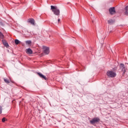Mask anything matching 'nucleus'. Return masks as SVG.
<instances>
[{
  "mask_svg": "<svg viewBox=\"0 0 128 128\" xmlns=\"http://www.w3.org/2000/svg\"><path fill=\"white\" fill-rule=\"evenodd\" d=\"M38 74L41 78H43L45 80H46V76H44V74H42V73L38 72Z\"/></svg>",
  "mask_w": 128,
  "mask_h": 128,
  "instance_id": "obj_7",
  "label": "nucleus"
},
{
  "mask_svg": "<svg viewBox=\"0 0 128 128\" xmlns=\"http://www.w3.org/2000/svg\"><path fill=\"white\" fill-rule=\"evenodd\" d=\"M108 24H112L113 22V21L112 20H108Z\"/></svg>",
  "mask_w": 128,
  "mask_h": 128,
  "instance_id": "obj_17",
  "label": "nucleus"
},
{
  "mask_svg": "<svg viewBox=\"0 0 128 128\" xmlns=\"http://www.w3.org/2000/svg\"><path fill=\"white\" fill-rule=\"evenodd\" d=\"M4 82H6V84H10V82H12L14 84V82L12 81V80L10 79V80H8V79L4 78Z\"/></svg>",
  "mask_w": 128,
  "mask_h": 128,
  "instance_id": "obj_10",
  "label": "nucleus"
},
{
  "mask_svg": "<svg viewBox=\"0 0 128 128\" xmlns=\"http://www.w3.org/2000/svg\"><path fill=\"white\" fill-rule=\"evenodd\" d=\"M2 112V107L0 106V114Z\"/></svg>",
  "mask_w": 128,
  "mask_h": 128,
  "instance_id": "obj_16",
  "label": "nucleus"
},
{
  "mask_svg": "<svg viewBox=\"0 0 128 128\" xmlns=\"http://www.w3.org/2000/svg\"><path fill=\"white\" fill-rule=\"evenodd\" d=\"M125 14L126 16H128V6H126V8H125Z\"/></svg>",
  "mask_w": 128,
  "mask_h": 128,
  "instance_id": "obj_12",
  "label": "nucleus"
},
{
  "mask_svg": "<svg viewBox=\"0 0 128 128\" xmlns=\"http://www.w3.org/2000/svg\"><path fill=\"white\" fill-rule=\"evenodd\" d=\"M100 120V118H95L92 119L90 121V124H96V122H98V121Z\"/></svg>",
  "mask_w": 128,
  "mask_h": 128,
  "instance_id": "obj_5",
  "label": "nucleus"
},
{
  "mask_svg": "<svg viewBox=\"0 0 128 128\" xmlns=\"http://www.w3.org/2000/svg\"><path fill=\"white\" fill-rule=\"evenodd\" d=\"M14 42L16 44H20V40L16 39L14 40Z\"/></svg>",
  "mask_w": 128,
  "mask_h": 128,
  "instance_id": "obj_13",
  "label": "nucleus"
},
{
  "mask_svg": "<svg viewBox=\"0 0 128 128\" xmlns=\"http://www.w3.org/2000/svg\"><path fill=\"white\" fill-rule=\"evenodd\" d=\"M26 52L28 54H32V49L28 48L26 50Z\"/></svg>",
  "mask_w": 128,
  "mask_h": 128,
  "instance_id": "obj_8",
  "label": "nucleus"
},
{
  "mask_svg": "<svg viewBox=\"0 0 128 128\" xmlns=\"http://www.w3.org/2000/svg\"><path fill=\"white\" fill-rule=\"evenodd\" d=\"M2 42H3L4 46H6V48H8V42H6V41L5 40H2Z\"/></svg>",
  "mask_w": 128,
  "mask_h": 128,
  "instance_id": "obj_11",
  "label": "nucleus"
},
{
  "mask_svg": "<svg viewBox=\"0 0 128 128\" xmlns=\"http://www.w3.org/2000/svg\"><path fill=\"white\" fill-rule=\"evenodd\" d=\"M26 44H32V41H30V40L26 41Z\"/></svg>",
  "mask_w": 128,
  "mask_h": 128,
  "instance_id": "obj_14",
  "label": "nucleus"
},
{
  "mask_svg": "<svg viewBox=\"0 0 128 128\" xmlns=\"http://www.w3.org/2000/svg\"><path fill=\"white\" fill-rule=\"evenodd\" d=\"M109 12H110V14H115L116 13V10L114 9V7L110 8L109 9Z\"/></svg>",
  "mask_w": 128,
  "mask_h": 128,
  "instance_id": "obj_6",
  "label": "nucleus"
},
{
  "mask_svg": "<svg viewBox=\"0 0 128 128\" xmlns=\"http://www.w3.org/2000/svg\"><path fill=\"white\" fill-rule=\"evenodd\" d=\"M28 22L31 24H32V26H34V19L32 18L29 19L28 20Z\"/></svg>",
  "mask_w": 128,
  "mask_h": 128,
  "instance_id": "obj_9",
  "label": "nucleus"
},
{
  "mask_svg": "<svg viewBox=\"0 0 128 128\" xmlns=\"http://www.w3.org/2000/svg\"><path fill=\"white\" fill-rule=\"evenodd\" d=\"M0 26H4V23H2V22H0Z\"/></svg>",
  "mask_w": 128,
  "mask_h": 128,
  "instance_id": "obj_19",
  "label": "nucleus"
},
{
  "mask_svg": "<svg viewBox=\"0 0 128 128\" xmlns=\"http://www.w3.org/2000/svg\"><path fill=\"white\" fill-rule=\"evenodd\" d=\"M58 22H60V19H58Z\"/></svg>",
  "mask_w": 128,
  "mask_h": 128,
  "instance_id": "obj_20",
  "label": "nucleus"
},
{
  "mask_svg": "<svg viewBox=\"0 0 128 128\" xmlns=\"http://www.w3.org/2000/svg\"><path fill=\"white\" fill-rule=\"evenodd\" d=\"M43 50L44 54H50V48L48 47L43 46Z\"/></svg>",
  "mask_w": 128,
  "mask_h": 128,
  "instance_id": "obj_3",
  "label": "nucleus"
},
{
  "mask_svg": "<svg viewBox=\"0 0 128 128\" xmlns=\"http://www.w3.org/2000/svg\"><path fill=\"white\" fill-rule=\"evenodd\" d=\"M0 38H4V34L0 32Z\"/></svg>",
  "mask_w": 128,
  "mask_h": 128,
  "instance_id": "obj_15",
  "label": "nucleus"
},
{
  "mask_svg": "<svg viewBox=\"0 0 128 128\" xmlns=\"http://www.w3.org/2000/svg\"><path fill=\"white\" fill-rule=\"evenodd\" d=\"M120 70H121L122 72H124V74L126 72V68L124 66V64H120Z\"/></svg>",
  "mask_w": 128,
  "mask_h": 128,
  "instance_id": "obj_4",
  "label": "nucleus"
},
{
  "mask_svg": "<svg viewBox=\"0 0 128 128\" xmlns=\"http://www.w3.org/2000/svg\"><path fill=\"white\" fill-rule=\"evenodd\" d=\"M106 74L109 78H116V73L113 71L108 70Z\"/></svg>",
  "mask_w": 128,
  "mask_h": 128,
  "instance_id": "obj_2",
  "label": "nucleus"
},
{
  "mask_svg": "<svg viewBox=\"0 0 128 128\" xmlns=\"http://www.w3.org/2000/svg\"><path fill=\"white\" fill-rule=\"evenodd\" d=\"M51 10H52L54 14L56 16H60V9L56 7V6H51Z\"/></svg>",
  "mask_w": 128,
  "mask_h": 128,
  "instance_id": "obj_1",
  "label": "nucleus"
},
{
  "mask_svg": "<svg viewBox=\"0 0 128 128\" xmlns=\"http://www.w3.org/2000/svg\"><path fill=\"white\" fill-rule=\"evenodd\" d=\"M2 122H6V118H2Z\"/></svg>",
  "mask_w": 128,
  "mask_h": 128,
  "instance_id": "obj_18",
  "label": "nucleus"
}]
</instances>
